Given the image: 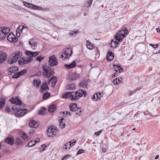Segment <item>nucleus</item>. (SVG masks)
Returning <instances> with one entry per match:
<instances>
[{"label":"nucleus","instance_id":"a211bd4d","mask_svg":"<svg viewBox=\"0 0 160 160\" xmlns=\"http://www.w3.org/2000/svg\"><path fill=\"white\" fill-rule=\"evenodd\" d=\"M64 67L68 69H70L74 68L76 66V62L75 61H73L72 63L69 64H65Z\"/></svg>","mask_w":160,"mask_h":160},{"label":"nucleus","instance_id":"de8ad7c7","mask_svg":"<svg viewBox=\"0 0 160 160\" xmlns=\"http://www.w3.org/2000/svg\"><path fill=\"white\" fill-rule=\"evenodd\" d=\"M22 138L24 140L28 138V136L27 134L23 132H22Z\"/></svg>","mask_w":160,"mask_h":160},{"label":"nucleus","instance_id":"2eb2a0df","mask_svg":"<svg viewBox=\"0 0 160 160\" xmlns=\"http://www.w3.org/2000/svg\"><path fill=\"white\" fill-rule=\"evenodd\" d=\"M5 142L11 145H13L14 143V139L13 138L7 137L5 140Z\"/></svg>","mask_w":160,"mask_h":160},{"label":"nucleus","instance_id":"13d9d810","mask_svg":"<svg viewBox=\"0 0 160 160\" xmlns=\"http://www.w3.org/2000/svg\"><path fill=\"white\" fill-rule=\"evenodd\" d=\"M52 77H55V78H53L52 80V82H54V84H56V83H57V78H56V77L55 76H53Z\"/></svg>","mask_w":160,"mask_h":160},{"label":"nucleus","instance_id":"bb28decb","mask_svg":"<svg viewBox=\"0 0 160 160\" xmlns=\"http://www.w3.org/2000/svg\"><path fill=\"white\" fill-rule=\"evenodd\" d=\"M73 92H68L65 93L63 95L62 97L63 98H69L70 96L72 95V94L73 93Z\"/></svg>","mask_w":160,"mask_h":160},{"label":"nucleus","instance_id":"c85d7f7f","mask_svg":"<svg viewBox=\"0 0 160 160\" xmlns=\"http://www.w3.org/2000/svg\"><path fill=\"white\" fill-rule=\"evenodd\" d=\"M22 55V53L20 51H18L17 52H15L14 53V55L13 56L15 58H17L18 59V58Z\"/></svg>","mask_w":160,"mask_h":160},{"label":"nucleus","instance_id":"8fccbe9b","mask_svg":"<svg viewBox=\"0 0 160 160\" xmlns=\"http://www.w3.org/2000/svg\"><path fill=\"white\" fill-rule=\"evenodd\" d=\"M20 73L21 76L24 75L27 72V70L26 69H24L21 71L19 72Z\"/></svg>","mask_w":160,"mask_h":160},{"label":"nucleus","instance_id":"a18cd8bd","mask_svg":"<svg viewBox=\"0 0 160 160\" xmlns=\"http://www.w3.org/2000/svg\"><path fill=\"white\" fill-rule=\"evenodd\" d=\"M8 74L9 75H11L13 73V70L12 67L9 68L8 70Z\"/></svg>","mask_w":160,"mask_h":160},{"label":"nucleus","instance_id":"ea45409f","mask_svg":"<svg viewBox=\"0 0 160 160\" xmlns=\"http://www.w3.org/2000/svg\"><path fill=\"white\" fill-rule=\"evenodd\" d=\"M77 31H71L69 33V35L71 37H75L77 34Z\"/></svg>","mask_w":160,"mask_h":160},{"label":"nucleus","instance_id":"ddd939ff","mask_svg":"<svg viewBox=\"0 0 160 160\" xmlns=\"http://www.w3.org/2000/svg\"><path fill=\"white\" fill-rule=\"evenodd\" d=\"M29 125L32 128H37L39 125L38 122H36L35 120H31L29 122Z\"/></svg>","mask_w":160,"mask_h":160},{"label":"nucleus","instance_id":"f03ea898","mask_svg":"<svg viewBox=\"0 0 160 160\" xmlns=\"http://www.w3.org/2000/svg\"><path fill=\"white\" fill-rule=\"evenodd\" d=\"M128 31L126 28H123L121 31H119L115 36V39L118 42H121L125 37V34H127Z\"/></svg>","mask_w":160,"mask_h":160},{"label":"nucleus","instance_id":"7ed1b4c3","mask_svg":"<svg viewBox=\"0 0 160 160\" xmlns=\"http://www.w3.org/2000/svg\"><path fill=\"white\" fill-rule=\"evenodd\" d=\"M9 28L4 27L1 28L0 32V40H3L5 38L6 35L9 32Z\"/></svg>","mask_w":160,"mask_h":160},{"label":"nucleus","instance_id":"79ce46f5","mask_svg":"<svg viewBox=\"0 0 160 160\" xmlns=\"http://www.w3.org/2000/svg\"><path fill=\"white\" fill-rule=\"evenodd\" d=\"M15 142L17 145L21 144L22 143V141L19 138H16Z\"/></svg>","mask_w":160,"mask_h":160},{"label":"nucleus","instance_id":"bf43d9fd","mask_svg":"<svg viewBox=\"0 0 160 160\" xmlns=\"http://www.w3.org/2000/svg\"><path fill=\"white\" fill-rule=\"evenodd\" d=\"M33 140L34 141L35 144L36 143V142H39L40 141V139L39 138H35L33 139Z\"/></svg>","mask_w":160,"mask_h":160},{"label":"nucleus","instance_id":"473e14b6","mask_svg":"<svg viewBox=\"0 0 160 160\" xmlns=\"http://www.w3.org/2000/svg\"><path fill=\"white\" fill-rule=\"evenodd\" d=\"M35 83L36 84V87H38L41 84V81H38L37 79H34L33 82V84L35 85Z\"/></svg>","mask_w":160,"mask_h":160},{"label":"nucleus","instance_id":"58836bf2","mask_svg":"<svg viewBox=\"0 0 160 160\" xmlns=\"http://www.w3.org/2000/svg\"><path fill=\"white\" fill-rule=\"evenodd\" d=\"M28 8L30 9H36L38 8V6L37 5H33L32 4L30 3V5H28Z\"/></svg>","mask_w":160,"mask_h":160},{"label":"nucleus","instance_id":"5701e85b","mask_svg":"<svg viewBox=\"0 0 160 160\" xmlns=\"http://www.w3.org/2000/svg\"><path fill=\"white\" fill-rule=\"evenodd\" d=\"M113 66L114 67V68L115 69V70L116 72H117L118 71H119V73H120L121 72H122L123 70V68H122L120 65H118V64L117 66L116 65L114 64Z\"/></svg>","mask_w":160,"mask_h":160},{"label":"nucleus","instance_id":"338daca9","mask_svg":"<svg viewBox=\"0 0 160 160\" xmlns=\"http://www.w3.org/2000/svg\"><path fill=\"white\" fill-rule=\"evenodd\" d=\"M95 52L96 53V56L98 55V57H99V52L97 48H96L95 50Z\"/></svg>","mask_w":160,"mask_h":160},{"label":"nucleus","instance_id":"4c0bfd02","mask_svg":"<svg viewBox=\"0 0 160 160\" xmlns=\"http://www.w3.org/2000/svg\"><path fill=\"white\" fill-rule=\"evenodd\" d=\"M35 144L34 141L32 139L28 143L27 146L29 147H32L34 146Z\"/></svg>","mask_w":160,"mask_h":160},{"label":"nucleus","instance_id":"603ef678","mask_svg":"<svg viewBox=\"0 0 160 160\" xmlns=\"http://www.w3.org/2000/svg\"><path fill=\"white\" fill-rule=\"evenodd\" d=\"M17 105L16 104V105L13 106L12 108V109L14 111V110H18V108L17 107Z\"/></svg>","mask_w":160,"mask_h":160},{"label":"nucleus","instance_id":"6e6d98bb","mask_svg":"<svg viewBox=\"0 0 160 160\" xmlns=\"http://www.w3.org/2000/svg\"><path fill=\"white\" fill-rule=\"evenodd\" d=\"M46 147V146L45 145L43 144L41 146V148H40V149H41V150H40V152H42L44 150H45V148ZM39 149H40V148H39Z\"/></svg>","mask_w":160,"mask_h":160},{"label":"nucleus","instance_id":"b1692460","mask_svg":"<svg viewBox=\"0 0 160 160\" xmlns=\"http://www.w3.org/2000/svg\"><path fill=\"white\" fill-rule=\"evenodd\" d=\"M6 102L5 98H1L0 99V109L2 108Z\"/></svg>","mask_w":160,"mask_h":160},{"label":"nucleus","instance_id":"cd10ccee","mask_svg":"<svg viewBox=\"0 0 160 160\" xmlns=\"http://www.w3.org/2000/svg\"><path fill=\"white\" fill-rule=\"evenodd\" d=\"M67 88L69 90H74L75 89V86L73 84L69 85L67 86Z\"/></svg>","mask_w":160,"mask_h":160},{"label":"nucleus","instance_id":"9b49d317","mask_svg":"<svg viewBox=\"0 0 160 160\" xmlns=\"http://www.w3.org/2000/svg\"><path fill=\"white\" fill-rule=\"evenodd\" d=\"M64 58H67L68 57H70L72 54V51L70 48L66 49L63 52Z\"/></svg>","mask_w":160,"mask_h":160},{"label":"nucleus","instance_id":"864d4df0","mask_svg":"<svg viewBox=\"0 0 160 160\" xmlns=\"http://www.w3.org/2000/svg\"><path fill=\"white\" fill-rule=\"evenodd\" d=\"M93 46L92 43L89 44H87V47L88 49H92L93 48Z\"/></svg>","mask_w":160,"mask_h":160},{"label":"nucleus","instance_id":"423d86ee","mask_svg":"<svg viewBox=\"0 0 160 160\" xmlns=\"http://www.w3.org/2000/svg\"><path fill=\"white\" fill-rule=\"evenodd\" d=\"M82 94L79 91L77 92L74 93V95L70 96L69 98L72 101H75L79 99V98L82 97Z\"/></svg>","mask_w":160,"mask_h":160},{"label":"nucleus","instance_id":"37998d69","mask_svg":"<svg viewBox=\"0 0 160 160\" xmlns=\"http://www.w3.org/2000/svg\"><path fill=\"white\" fill-rule=\"evenodd\" d=\"M44 58V56H42V55L39 56L37 57L36 59L37 60L39 61V62H41Z\"/></svg>","mask_w":160,"mask_h":160},{"label":"nucleus","instance_id":"f704fd0d","mask_svg":"<svg viewBox=\"0 0 160 160\" xmlns=\"http://www.w3.org/2000/svg\"><path fill=\"white\" fill-rule=\"evenodd\" d=\"M13 37H14V35L12 33L10 32L8 35L7 37V40L9 41L10 42H11V39Z\"/></svg>","mask_w":160,"mask_h":160},{"label":"nucleus","instance_id":"f257e3e1","mask_svg":"<svg viewBox=\"0 0 160 160\" xmlns=\"http://www.w3.org/2000/svg\"><path fill=\"white\" fill-rule=\"evenodd\" d=\"M42 68L43 75L46 78H49L54 74L53 69L47 66V64L43 65Z\"/></svg>","mask_w":160,"mask_h":160},{"label":"nucleus","instance_id":"6e6552de","mask_svg":"<svg viewBox=\"0 0 160 160\" xmlns=\"http://www.w3.org/2000/svg\"><path fill=\"white\" fill-rule=\"evenodd\" d=\"M9 101L11 103L16 104V105H20L22 104V101L18 98V97H12L10 99Z\"/></svg>","mask_w":160,"mask_h":160},{"label":"nucleus","instance_id":"69168bd1","mask_svg":"<svg viewBox=\"0 0 160 160\" xmlns=\"http://www.w3.org/2000/svg\"><path fill=\"white\" fill-rule=\"evenodd\" d=\"M63 113L65 114L68 115L69 114L70 116H71L70 112H69L68 111H64L63 112Z\"/></svg>","mask_w":160,"mask_h":160},{"label":"nucleus","instance_id":"1a4fd4ad","mask_svg":"<svg viewBox=\"0 0 160 160\" xmlns=\"http://www.w3.org/2000/svg\"><path fill=\"white\" fill-rule=\"evenodd\" d=\"M25 53L27 56L29 57L30 56V57L32 58L33 57L37 56L39 54V52H32L26 51H25Z\"/></svg>","mask_w":160,"mask_h":160},{"label":"nucleus","instance_id":"412c9836","mask_svg":"<svg viewBox=\"0 0 160 160\" xmlns=\"http://www.w3.org/2000/svg\"><path fill=\"white\" fill-rule=\"evenodd\" d=\"M56 108L57 106L56 105L52 104L49 107L48 111L50 112H53L56 110Z\"/></svg>","mask_w":160,"mask_h":160},{"label":"nucleus","instance_id":"dca6fc26","mask_svg":"<svg viewBox=\"0 0 160 160\" xmlns=\"http://www.w3.org/2000/svg\"><path fill=\"white\" fill-rule=\"evenodd\" d=\"M7 55L4 52H2L0 54V63L3 62L7 59Z\"/></svg>","mask_w":160,"mask_h":160},{"label":"nucleus","instance_id":"09e8293b","mask_svg":"<svg viewBox=\"0 0 160 160\" xmlns=\"http://www.w3.org/2000/svg\"><path fill=\"white\" fill-rule=\"evenodd\" d=\"M85 152L84 151V150L83 149H79L78 151L77 152V155H79V154H82V153H84Z\"/></svg>","mask_w":160,"mask_h":160},{"label":"nucleus","instance_id":"774afa93","mask_svg":"<svg viewBox=\"0 0 160 160\" xmlns=\"http://www.w3.org/2000/svg\"><path fill=\"white\" fill-rule=\"evenodd\" d=\"M5 110L6 111L8 112H10V109L9 107H6L5 108Z\"/></svg>","mask_w":160,"mask_h":160},{"label":"nucleus","instance_id":"49530a36","mask_svg":"<svg viewBox=\"0 0 160 160\" xmlns=\"http://www.w3.org/2000/svg\"><path fill=\"white\" fill-rule=\"evenodd\" d=\"M18 39L15 37L14 35V37H13L11 39V42H16L18 40Z\"/></svg>","mask_w":160,"mask_h":160},{"label":"nucleus","instance_id":"20e7f679","mask_svg":"<svg viewBox=\"0 0 160 160\" xmlns=\"http://www.w3.org/2000/svg\"><path fill=\"white\" fill-rule=\"evenodd\" d=\"M49 60L48 61L49 65L52 68L55 66H57L58 65V63L57 58L54 55L51 56L49 58Z\"/></svg>","mask_w":160,"mask_h":160},{"label":"nucleus","instance_id":"c9c22d12","mask_svg":"<svg viewBox=\"0 0 160 160\" xmlns=\"http://www.w3.org/2000/svg\"><path fill=\"white\" fill-rule=\"evenodd\" d=\"M145 114H143L140 115L138 114V116L139 117V121H143L145 120V118H146Z\"/></svg>","mask_w":160,"mask_h":160},{"label":"nucleus","instance_id":"e2e57ef3","mask_svg":"<svg viewBox=\"0 0 160 160\" xmlns=\"http://www.w3.org/2000/svg\"><path fill=\"white\" fill-rule=\"evenodd\" d=\"M92 0H88L87 1V3H88V7H90L92 3Z\"/></svg>","mask_w":160,"mask_h":160},{"label":"nucleus","instance_id":"a878e982","mask_svg":"<svg viewBox=\"0 0 160 160\" xmlns=\"http://www.w3.org/2000/svg\"><path fill=\"white\" fill-rule=\"evenodd\" d=\"M50 94L49 92H44L43 94L42 99L43 100H46L50 97Z\"/></svg>","mask_w":160,"mask_h":160},{"label":"nucleus","instance_id":"aec40b11","mask_svg":"<svg viewBox=\"0 0 160 160\" xmlns=\"http://www.w3.org/2000/svg\"><path fill=\"white\" fill-rule=\"evenodd\" d=\"M122 79L121 77H118L114 79L113 81V83L115 85H118L122 82L121 80Z\"/></svg>","mask_w":160,"mask_h":160},{"label":"nucleus","instance_id":"052dcab7","mask_svg":"<svg viewBox=\"0 0 160 160\" xmlns=\"http://www.w3.org/2000/svg\"><path fill=\"white\" fill-rule=\"evenodd\" d=\"M101 94L99 93H96V95L97 98V101L98 100V99H100L101 98Z\"/></svg>","mask_w":160,"mask_h":160},{"label":"nucleus","instance_id":"2f4dec72","mask_svg":"<svg viewBox=\"0 0 160 160\" xmlns=\"http://www.w3.org/2000/svg\"><path fill=\"white\" fill-rule=\"evenodd\" d=\"M82 108L77 107V108L76 109L75 112H76V114L80 115L81 114L82 112Z\"/></svg>","mask_w":160,"mask_h":160},{"label":"nucleus","instance_id":"f8f14e48","mask_svg":"<svg viewBox=\"0 0 160 160\" xmlns=\"http://www.w3.org/2000/svg\"><path fill=\"white\" fill-rule=\"evenodd\" d=\"M79 77V74L76 72L71 73L69 75V78L72 81L78 79Z\"/></svg>","mask_w":160,"mask_h":160},{"label":"nucleus","instance_id":"5fc2aeb1","mask_svg":"<svg viewBox=\"0 0 160 160\" xmlns=\"http://www.w3.org/2000/svg\"><path fill=\"white\" fill-rule=\"evenodd\" d=\"M31 48L32 49H35L37 48V45L36 44L35 42H32V45Z\"/></svg>","mask_w":160,"mask_h":160},{"label":"nucleus","instance_id":"39448f33","mask_svg":"<svg viewBox=\"0 0 160 160\" xmlns=\"http://www.w3.org/2000/svg\"><path fill=\"white\" fill-rule=\"evenodd\" d=\"M32 60L31 57L27 58L26 59L21 58L18 61V63L20 65H24L30 63Z\"/></svg>","mask_w":160,"mask_h":160},{"label":"nucleus","instance_id":"f3484780","mask_svg":"<svg viewBox=\"0 0 160 160\" xmlns=\"http://www.w3.org/2000/svg\"><path fill=\"white\" fill-rule=\"evenodd\" d=\"M18 60L17 58H15L13 56H10L8 59V63L10 64H12L13 62H16Z\"/></svg>","mask_w":160,"mask_h":160},{"label":"nucleus","instance_id":"4d7b16f0","mask_svg":"<svg viewBox=\"0 0 160 160\" xmlns=\"http://www.w3.org/2000/svg\"><path fill=\"white\" fill-rule=\"evenodd\" d=\"M79 91L83 95H84V96L85 97L86 96V95L87 94V92L86 91L81 90H79Z\"/></svg>","mask_w":160,"mask_h":160},{"label":"nucleus","instance_id":"c756f323","mask_svg":"<svg viewBox=\"0 0 160 160\" xmlns=\"http://www.w3.org/2000/svg\"><path fill=\"white\" fill-rule=\"evenodd\" d=\"M80 86L82 88H86L87 87V82L85 81H82L80 82Z\"/></svg>","mask_w":160,"mask_h":160},{"label":"nucleus","instance_id":"680f3d73","mask_svg":"<svg viewBox=\"0 0 160 160\" xmlns=\"http://www.w3.org/2000/svg\"><path fill=\"white\" fill-rule=\"evenodd\" d=\"M22 2L23 4L24 5L28 8V5H30V3H28L25 1H23Z\"/></svg>","mask_w":160,"mask_h":160},{"label":"nucleus","instance_id":"4be33fe9","mask_svg":"<svg viewBox=\"0 0 160 160\" xmlns=\"http://www.w3.org/2000/svg\"><path fill=\"white\" fill-rule=\"evenodd\" d=\"M70 110L72 112H74L77 108V104L75 103H71L69 105Z\"/></svg>","mask_w":160,"mask_h":160},{"label":"nucleus","instance_id":"393cba45","mask_svg":"<svg viewBox=\"0 0 160 160\" xmlns=\"http://www.w3.org/2000/svg\"><path fill=\"white\" fill-rule=\"evenodd\" d=\"M111 45V47L112 48H115L117 47H118V42L115 41L114 42H113V40H111V42L110 43Z\"/></svg>","mask_w":160,"mask_h":160},{"label":"nucleus","instance_id":"7c9ffc66","mask_svg":"<svg viewBox=\"0 0 160 160\" xmlns=\"http://www.w3.org/2000/svg\"><path fill=\"white\" fill-rule=\"evenodd\" d=\"M46 108L44 107H42L41 110L38 111L39 114L45 115L46 114Z\"/></svg>","mask_w":160,"mask_h":160},{"label":"nucleus","instance_id":"6ab92c4d","mask_svg":"<svg viewBox=\"0 0 160 160\" xmlns=\"http://www.w3.org/2000/svg\"><path fill=\"white\" fill-rule=\"evenodd\" d=\"M114 55L112 52H109L107 55V59L108 61H110L112 60L114 58Z\"/></svg>","mask_w":160,"mask_h":160},{"label":"nucleus","instance_id":"4468645a","mask_svg":"<svg viewBox=\"0 0 160 160\" xmlns=\"http://www.w3.org/2000/svg\"><path fill=\"white\" fill-rule=\"evenodd\" d=\"M49 90V87L47 85L46 82H44L43 83L40 87V92L42 93L45 90Z\"/></svg>","mask_w":160,"mask_h":160},{"label":"nucleus","instance_id":"3c124183","mask_svg":"<svg viewBox=\"0 0 160 160\" xmlns=\"http://www.w3.org/2000/svg\"><path fill=\"white\" fill-rule=\"evenodd\" d=\"M149 45L152 46L153 48H157L158 46V44H157L156 45H154L152 43L149 44Z\"/></svg>","mask_w":160,"mask_h":160},{"label":"nucleus","instance_id":"72a5a7b5","mask_svg":"<svg viewBox=\"0 0 160 160\" xmlns=\"http://www.w3.org/2000/svg\"><path fill=\"white\" fill-rule=\"evenodd\" d=\"M21 76L20 73L19 72H17L15 74H13L12 76L13 78H18Z\"/></svg>","mask_w":160,"mask_h":160},{"label":"nucleus","instance_id":"0e129e2a","mask_svg":"<svg viewBox=\"0 0 160 160\" xmlns=\"http://www.w3.org/2000/svg\"><path fill=\"white\" fill-rule=\"evenodd\" d=\"M134 93H135V92L134 91H129L128 92V94L130 95L131 96Z\"/></svg>","mask_w":160,"mask_h":160},{"label":"nucleus","instance_id":"a19ab883","mask_svg":"<svg viewBox=\"0 0 160 160\" xmlns=\"http://www.w3.org/2000/svg\"><path fill=\"white\" fill-rule=\"evenodd\" d=\"M12 69L13 70V73H14V74L18 71L19 68L18 67L15 66L13 67H12Z\"/></svg>","mask_w":160,"mask_h":160},{"label":"nucleus","instance_id":"0eeeda50","mask_svg":"<svg viewBox=\"0 0 160 160\" xmlns=\"http://www.w3.org/2000/svg\"><path fill=\"white\" fill-rule=\"evenodd\" d=\"M28 111V110L26 109H18L16 111L15 114L17 117H22L24 116Z\"/></svg>","mask_w":160,"mask_h":160},{"label":"nucleus","instance_id":"c03bdc74","mask_svg":"<svg viewBox=\"0 0 160 160\" xmlns=\"http://www.w3.org/2000/svg\"><path fill=\"white\" fill-rule=\"evenodd\" d=\"M71 155L69 154H67L64 156L62 158V160H65L67 159L69 157H71Z\"/></svg>","mask_w":160,"mask_h":160},{"label":"nucleus","instance_id":"e433bc0d","mask_svg":"<svg viewBox=\"0 0 160 160\" xmlns=\"http://www.w3.org/2000/svg\"><path fill=\"white\" fill-rule=\"evenodd\" d=\"M63 119V118H61L60 119V121L59 123L60 126V127L62 129L64 128L65 125V123H63L62 122Z\"/></svg>","mask_w":160,"mask_h":160},{"label":"nucleus","instance_id":"9d476101","mask_svg":"<svg viewBox=\"0 0 160 160\" xmlns=\"http://www.w3.org/2000/svg\"><path fill=\"white\" fill-rule=\"evenodd\" d=\"M55 131H57V129L56 128H53L52 126L49 127L47 131V134L48 135V137H53L52 135H50V134L51 133L52 134V135H55V132L54 133Z\"/></svg>","mask_w":160,"mask_h":160}]
</instances>
